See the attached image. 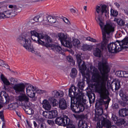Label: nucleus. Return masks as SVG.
Masks as SVG:
<instances>
[{
	"label": "nucleus",
	"instance_id": "69168bd1",
	"mask_svg": "<svg viewBox=\"0 0 128 128\" xmlns=\"http://www.w3.org/2000/svg\"><path fill=\"white\" fill-rule=\"evenodd\" d=\"M115 4L116 5V6H117V7L118 8H119L120 7V5L119 4H118V3H116Z\"/></svg>",
	"mask_w": 128,
	"mask_h": 128
},
{
	"label": "nucleus",
	"instance_id": "6e6d98bb",
	"mask_svg": "<svg viewBox=\"0 0 128 128\" xmlns=\"http://www.w3.org/2000/svg\"><path fill=\"white\" fill-rule=\"evenodd\" d=\"M74 117L76 118H85V116L84 114L82 115H77L75 116Z\"/></svg>",
	"mask_w": 128,
	"mask_h": 128
},
{
	"label": "nucleus",
	"instance_id": "bf43d9fd",
	"mask_svg": "<svg viewBox=\"0 0 128 128\" xmlns=\"http://www.w3.org/2000/svg\"><path fill=\"white\" fill-rule=\"evenodd\" d=\"M67 128H76L74 125L73 124H69L67 126Z\"/></svg>",
	"mask_w": 128,
	"mask_h": 128
},
{
	"label": "nucleus",
	"instance_id": "6ab92c4d",
	"mask_svg": "<svg viewBox=\"0 0 128 128\" xmlns=\"http://www.w3.org/2000/svg\"><path fill=\"white\" fill-rule=\"evenodd\" d=\"M59 108L61 109L64 110L66 109L67 107L66 101L64 98H60L59 102Z\"/></svg>",
	"mask_w": 128,
	"mask_h": 128
},
{
	"label": "nucleus",
	"instance_id": "2eb2a0df",
	"mask_svg": "<svg viewBox=\"0 0 128 128\" xmlns=\"http://www.w3.org/2000/svg\"><path fill=\"white\" fill-rule=\"evenodd\" d=\"M36 89V87L30 85L28 86L26 88V94L30 98L34 97L35 95V93L34 91H35Z\"/></svg>",
	"mask_w": 128,
	"mask_h": 128
},
{
	"label": "nucleus",
	"instance_id": "774afa93",
	"mask_svg": "<svg viewBox=\"0 0 128 128\" xmlns=\"http://www.w3.org/2000/svg\"><path fill=\"white\" fill-rule=\"evenodd\" d=\"M124 12L125 13L128 15V11L127 10H124Z\"/></svg>",
	"mask_w": 128,
	"mask_h": 128
},
{
	"label": "nucleus",
	"instance_id": "052dcab7",
	"mask_svg": "<svg viewBox=\"0 0 128 128\" xmlns=\"http://www.w3.org/2000/svg\"><path fill=\"white\" fill-rule=\"evenodd\" d=\"M5 63V62L4 61L0 59V66H4Z\"/></svg>",
	"mask_w": 128,
	"mask_h": 128
},
{
	"label": "nucleus",
	"instance_id": "603ef678",
	"mask_svg": "<svg viewBox=\"0 0 128 128\" xmlns=\"http://www.w3.org/2000/svg\"><path fill=\"white\" fill-rule=\"evenodd\" d=\"M43 116L47 118H49V112L46 111L43 112L42 113Z\"/></svg>",
	"mask_w": 128,
	"mask_h": 128
},
{
	"label": "nucleus",
	"instance_id": "0eeeda50",
	"mask_svg": "<svg viewBox=\"0 0 128 128\" xmlns=\"http://www.w3.org/2000/svg\"><path fill=\"white\" fill-rule=\"evenodd\" d=\"M8 7L11 9L0 12V19L14 16V12H20L22 10V7L18 8L16 5H10L8 6Z\"/></svg>",
	"mask_w": 128,
	"mask_h": 128
},
{
	"label": "nucleus",
	"instance_id": "9b49d317",
	"mask_svg": "<svg viewBox=\"0 0 128 128\" xmlns=\"http://www.w3.org/2000/svg\"><path fill=\"white\" fill-rule=\"evenodd\" d=\"M69 121L70 119L66 115H63L62 116L58 117L55 120L56 124L64 126H66L67 125L68 126L69 124H69Z\"/></svg>",
	"mask_w": 128,
	"mask_h": 128
},
{
	"label": "nucleus",
	"instance_id": "680f3d73",
	"mask_svg": "<svg viewBox=\"0 0 128 128\" xmlns=\"http://www.w3.org/2000/svg\"><path fill=\"white\" fill-rule=\"evenodd\" d=\"M64 20L66 23L67 24H68V23H70L68 20L66 18L64 19Z\"/></svg>",
	"mask_w": 128,
	"mask_h": 128
},
{
	"label": "nucleus",
	"instance_id": "b1692460",
	"mask_svg": "<svg viewBox=\"0 0 128 128\" xmlns=\"http://www.w3.org/2000/svg\"><path fill=\"white\" fill-rule=\"evenodd\" d=\"M4 105L5 107L7 106V109L10 110H15L18 107V104L16 103H11L8 105L5 104Z\"/></svg>",
	"mask_w": 128,
	"mask_h": 128
},
{
	"label": "nucleus",
	"instance_id": "e433bc0d",
	"mask_svg": "<svg viewBox=\"0 0 128 128\" xmlns=\"http://www.w3.org/2000/svg\"><path fill=\"white\" fill-rule=\"evenodd\" d=\"M43 20V17L39 16H36L34 17L33 20H32L33 21V20L36 22H40L42 21Z\"/></svg>",
	"mask_w": 128,
	"mask_h": 128
},
{
	"label": "nucleus",
	"instance_id": "a878e982",
	"mask_svg": "<svg viewBox=\"0 0 128 128\" xmlns=\"http://www.w3.org/2000/svg\"><path fill=\"white\" fill-rule=\"evenodd\" d=\"M65 47L71 48L72 47V41L67 39L61 43Z\"/></svg>",
	"mask_w": 128,
	"mask_h": 128
},
{
	"label": "nucleus",
	"instance_id": "72a5a7b5",
	"mask_svg": "<svg viewBox=\"0 0 128 128\" xmlns=\"http://www.w3.org/2000/svg\"><path fill=\"white\" fill-rule=\"evenodd\" d=\"M48 22L50 23H53L56 22V18L50 16H48L47 18Z\"/></svg>",
	"mask_w": 128,
	"mask_h": 128
},
{
	"label": "nucleus",
	"instance_id": "f03ea898",
	"mask_svg": "<svg viewBox=\"0 0 128 128\" xmlns=\"http://www.w3.org/2000/svg\"><path fill=\"white\" fill-rule=\"evenodd\" d=\"M31 38L34 41L37 42V43L42 46H44L47 48L50 46L48 42H52V40L50 37L46 35L44 36L42 34H38L35 31L30 32Z\"/></svg>",
	"mask_w": 128,
	"mask_h": 128
},
{
	"label": "nucleus",
	"instance_id": "864d4df0",
	"mask_svg": "<svg viewBox=\"0 0 128 128\" xmlns=\"http://www.w3.org/2000/svg\"><path fill=\"white\" fill-rule=\"evenodd\" d=\"M67 59L69 62H70V63L73 62V64L74 63V62H73L74 61L73 58L71 56H67Z\"/></svg>",
	"mask_w": 128,
	"mask_h": 128
},
{
	"label": "nucleus",
	"instance_id": "5fc2aeb1",
	"mask_svg": "<svg viewBox=\"0 0 128 128\" xmlns=\"http://www.w3.org/2000/svg\"><path fill=\"white\" fill-rule=\"evenodd\" d=\"M111 119L114 121H116L118 119V118L116 115L112 114Z\"/></svg>",
	"mask_w": 128,
	"mask_h": 128
},
{
	"label": "nucleus",
	"instance_id": "a211bd4d",
	"mask_svg": "<svg viewBox=\"0 0 128 128\" xmlns=\"http://www.w3.org/2000/svg\"><path fill=\"white\" fill-rule=\"evenodd\" d=\"M18 99L19 101L25 102L24 104H27L28 102H30L29 101V98L25 94H22L19 96L18 97Z\"/></svg>",
	"mask_w": 128,
	"mask_h": 128
},
{
	"label": "nucleus",
	"instance_id": "c756f323",
	"mask_svg": "<svg viewBox=\"0 0 128 128\" xmlns=\"http://www.w3.org/2000/svg\"><path fill=\"white\" fill-rule=\"evenodd\" d=\"M0 78L4 84L7 86H8L10 84L9 81L3 74H2L0 75Z\"/></svg>",
	"mask_w": 128,
	"mask_h": 128
},
{
	"label": "nucleus",
	"instance_id": "49530a36",
	"mask_svg": "<svg viewBox=\"0 0 128 128\" xmlns=\"http://www.w3.org/2000/svg\"><path fill=\"white\" fill-rule=\"evenodd\" d=\"M39 0H27L26 3H28V4H26V5H30L38 2Z\"/></svg>",
	"mask_w": 128,
	"mask_h": 128
},
{
	"label": "nucleus",
	"instance_id": "c03bdc74",
	"mask_svg": "<svg viewBox=\"0 0 128 128\" xmlns=\"http://www.w3.org/2000/svg\"><path fill=\"white\" fill-rule=\"evenodd\" d=\"M11 84H16L18 82V80L16 78H11L10 80Z\"/></svg>",
	"mask_w": 128,
	"mask_h": 128
},
{
	"label": "nucleus",
	"instance_id": "338daca9",
	"mask_svg": "<svg viewBox=\"0 0 128 128\" xmlns=\"http://www.w3.org/2000/svg\"><path fill=\"white\" fill-rule=\"evenodd\" d=\"M34 125V126L35 127H36L37 126V124L36 122L35 121H34L33 122Z\"/></svg>",
	"mask_w": 128,
	"mask_h": 128
},
{
	"label": "nucleus",
	"instance_id": "4d7b16f0",
	"mask_svg": "<svg viewBox=\"0 0 128 128\" xmlns=\"http://www.w3.org/2000/svg\"><path fill=\"white\" fill-rule=\"evenodd\" d=\"M47 122L49 124L51 125H53L54 123V121L50 120H47Z\"/></svg>",
	"mask_w": 128,
	"mask_h": 128
},
{
	"label": "nucleus",
	"instance_id": "ea45409f",
	"mask_svg": "<svg viewBox=\"0 0 128 128\" xmlns=\"http://www.w3.org/2000/svg\"><path fill=\"white\" fill-rule=\"evenodd\" d=\"M72 43L74 46H77L80 44L79 40L77 39H75L72 41Z\"/></svg>",
	"mask_w": 128,
	"mask_h": 128
},
{
	"label": "nucleus",
	"instance_id": "3c124183",
	"mask_svg": "<svg viewBox=\"0 0 128 128\" xmlns=\"http://www.w3.org/2000/svg\"><path fill=\"white\" fill-rule=\"evenodd\" d=\"M84 83L83 82H80L78 84V88L81 90L83 89L84 87Z\"/></svg>",
	"mask_w": 128,
	"mask_h": 128
},
{
	"label": "nucleus",
	"instance_id": "f257e3e1",
	"mask_svg": "<svg viewBox=\"0 0 128 128\" xmlns=\"http://www.w3.org/2000/svg\"><path fill=\"white\" fill-rule=\"evenodd\" d=\"M98 69L100 74L97 69H91L93 70L92 77L93 81L95 82L94 84L96 91L100 94L102 99L99 101L100 105H104L107 108L108 106L110 98L108 96L109 93L106 89V84L108 79V73L109 71L108 66L106 63L99 62L98 64Z\"/></svg>",
	"mask_w": 128,
	"mask_h": 128
},
{
	"label": "nucleus",
	"instance_id": "37998d69",
	"mask_svg": "<svg viewBox=\"0 0 128 128\" xmlns=\"http://www.w3.org/2000/svg\"><path fill=\"white\" fill-rule=\"evenodd\" d=\"M35 91L38 94H42L43 93H46L47 92L45 90H37L36 88V90Z\"/></svg>",
	"mask_w": 128,
	"mask_h": 128
},
{
	"label": "nucleus",
	"instance_id": "c85d7f7f",
	"mask_svg": "<svg viewBox=\"0 0 128 128\" xmlns=\"http://www.w3.org/2000/svg\"><path fill=\"white\" fill-rule=\"evenodd\" d=\"M120 87V82L118 81H116L114 83H112V89H115L116 90H118Z\"/></svg>",
	"mask_w": 128,
	"mask_h": 128
},
{
	"label": "nucleus",
	"instance_id": "09e8293b",
	"mask_svg": "<svg viewBox=\"0 0 128 128\" xmlns=\"http://www.w3.org/2000/svg\"><path fill=\"white\" fill-rule=\"evenodd\" d=\"M0 117L1 118V120H2V123L4 124V116L3 115V112H0Z\"/></svg>",
	"mask_w": 128,
	"mask_h": 128
},
{
	"label": "nucleus",
	"instance_id": "c9c22d12",
	"mask_svg": "<svg viewBox=\"0 0 128 128\" xmlns=\"http://www.w3.org/2000/svg\"><path fill=\"white\" fill-rule=\"evenodd\" d=\"M77 74V71L75 68H73L72 70V72L70 74L71 77L74 78L76 77Z\"/></svg>",
	"mask_w": 128,
	"mask_h": 128
},
{
	"label": "nucleus",
	"instance_id": "412c9836",
	"mask_svg": "<svg viewBox=\"0 0 128 128\" xmlns=\"http://www.w3.org/2000/svg\"><path fill=\"white\" fill-rule=\"evenodd\" d=\"M119 114L121 117H123L128 115V109L122 108L119 111Z\"/></svg>",
	"mask_w": 128,
	"mask_h": 128
},
{
	"label": "nucleus",
	"instance_id": "de8ad7c7",
	"mask_svg": "<svg viewBox=\"0 0 128 128\" xmlns=\"http://www.w3.org/2000/svg\"><path fill=\"white\" fill-rule=\"evenodd\" d=\"M86 40L92 42H97L96 39H94L92 38H90V37H87L86 38Z\"/></svg>",
	"mask_w": 128,
	"mask_h": 128
},
{
	"label": "nucleus",
	"instance_id": "ddd939ff",
	"mask_svg": "<svg viewBox=\"0 0 128 128\" xmlns=\"http://www.w3.org/2000/svg\"><path fill=\"white\" fill-rule=\"evenodd\" d=\"M76 57L79 69L81 70V72L82 74L83 75H84L85 74L84 71L86 69V66L85 64V63L84 62H83L82 64L80 66V64L82 62L81 59V56L80 54H77L76 56Z\"/></svg>",
	"mask_w": 128,
	"mask_h": 128
},
{
	"label": "nucleus",
	"instance_id": "473e14b6",
	"mask_svg": "<svg viewBox=\"0 0 128 128\" xmlns=\"http://www.w3.org/2000/svg\"><path fill=\"white\" fill-rule=\"evenodd\" d=\"M89 102L90 104H92L94 102L95 98V95L93 93H92L88 95Z\"/></svg>",
	"mask_w": 128,
	"mask_h": 128
},
{
	"label": "nucleus",
	"instance_id": "2f4dec72",
	"mask_svg": "<svg viewBox=\"0 0 128 128\" xmlns=\"http://www.w3.org/2000/svg\"><path fill=\"white\" fill-rule=\"evenodd\" d=\"M58 116L56 110L52 111L49 112V118H56Z\"/></svg>",
	"mask_w": 128,
	"mask_h": 128
},
{
	"label": "nucleus",
	"instance_id": "f3484780",
	"mask_svg": "<svg viewBox=\"0 0 128 128\" xmlns=\"http://www.w3.org/2000/svg\"><path fill=\"white\" fill-rule=\"evenodd\" d=\"M32 105V104L31 103L28 102L27 103V104H24L25 107L24 110L27 114H31L34 113L33 110L30 107Z\"/></svg>",
	"mask_w": 128,
	"mask_h": 128
},
{
	"label": "nucleus",
	"instance_id": "a19ab883",
	"mask_svg": "<svg viewBox=\"0 0 128 128\" xmlns=\"http://www.w3.org/2000/svg\"><path fill=\"white\" fill-rule=\"evenodd\" d=\"M101 11H102V15L104 13H106L107 12V10L106 9V6L105 5H102L101 7Z\"/></svg>",
	"mask_w": 128,
	"mask_h": 128
},
{
	"label": "nucleus",
	"instance_id": "6e6552de",
	"mask_svg": "<svg viewBox=\"0 0 128 128\" xmlns=\"http://www.w3.org/2000/svg\"><path fill=\"white\" fill-rule=\"evenodd\" d=\"M79 89L76 88L74 86H71L69 90V96L70 97L71 101L74 100L75 98L83 99L84 94L81 91L80 92Z\"/></svg>",
	"mask_w": 128,
	"mask_h": 128
},
{
	"label": "nucleus",
	"instance_id": "cd10ccee",
	"mask_svg": "<svg viewBox=\"0 0 128 128\" xmlns=\"http://www.w3.org/2000/svg\"><path fill=\"white\" fill-rule=\"evenodd\" d=\"M114 21L115 22H116L120 26H123L125 24V22L124 21L121 19L115 18Z\"/></svg>",
	"mask_w": 128,
	"mask_h": 128
},
{
	"label": "nucleus",
	"instance_id": "423d86ee",
	"mask_svg": "<svg viewBox=\"0 0 128 128\" xmlns=\"http://www.w3.org/2000/svg\"><path fill=\"white\" fill-rule=\"evenodd\" d=\"M84 99L75 98L74 100L71 101L70 108L72 110L76 113H79L84 109V104L86 103V100Z\"/></svg>",
	"mask_w": 128,
	"mask_h": 128
},
{
	"label": "nucleus",
	"instance_id": "39448f33",
	"mask_svg": "<svg viewBox=\"0 0 128 128\" xmlns=\"http://www.w3.org/2000/svg\"><path fill=\"white\" fill-rule=\"evenodd\" d=\"M98 20L97 21L98 22L101 27L102 32V39L104 34L105 36V39H108L110 40L111 36L112 35L110 34L111 32H113L114 31V26L111 23H107L104 26V28L103 27L104 24L102 22V19L101 17H98L96 18Z\"/></svg>",
	"mask_w": 128,
	"mask_h": 128
},
{
	"label": "nucleus",
	"instance_id": "1a4fd4ad",
	"mask_svg": "<svg viewBox=\"0 0 128 128\" xmlns=\"http://www.w3.org/2000/svg\"><path fill=\"white\" fill-rule=\"evenodd\" d=\"M105 36L104 34L102 41L101 43L96 44V48L94 51V55L100 57L101 56V50H102L108 42L110 40L105 39Z\"/></svg>",
	"mask_w": 128,
	"mask_h": 128
},
{
	"label": "nucleus",
	"instance_id": "f704fd0d",
	"mask_svg": "<svg viewBox=\"0 0 128 128\" xmlns=\"http://www.w3.org/2000/svg\"><path fill=\"white\" fill-rule=\"evenodd\" d=\"M125 122V121L124 119L123 118H121L116 121V124L118 126H121L124 124Z\"/></svg>",
	"mask_w": 128,
	"mask_h": 128
},
{
	"label": "nucleus",
	"instance_id": "aec40b11",
	"mask_svg": "<svg viewBox=\"0 0 128 128\" xmlns=\"http://www.w3.org/2000/svg\"><path fill=\"white\" fill-rule=\"evenodd\" d=\"M42 107L45 110H50L51 108V106L49 102L46 100H44L42 104Z\"/></svg>",
	"mask_w": 128,
	"mask_h": 128
},
{
	"label": "nucleus",
	"instance_id": "13d9d810",
	"mask_svg": "<svg viewBox=\"0 0 128 128\" xmlns=\"http://www.w3.org/2000/svg\"><path fill=\"white\" fill-rule=\"evenodd\" d=\"M103 126L102 125V124L101 125L100 124V122L97 123L96 128H102Z\"/></svg>",
	"mask_w": 128,
	"mask_h": 128
},
{
	"label": "nucleus",
	"instance_id": "dca6fc26",
	"mask_svg": "<svg viewBox=\"0 0 128 128\" xmlns=\"http://www.w3.org/2000/svg\"><path fill=\"white\" fill-rule=\"evenodd\" d=\"M120 95L123 100L121 102V104L122 106H125L126 104H128V96L123 92L120 93Z\"/></svg>",
	"mask_w": 128,
	"mask_h": 128
},
{
	"label": "nucleus",
	"instance_id": "58836bf2",
	"mask_svg": "<svg viewBox=\"0 0 128 128\" xmlns=\"http://www.w3.org/2000/svg\"><path fill=\"white\" fill-rule=\"evenodd\" d=\"M96 114L98 116H101L103 113V109L101 108H98L96 110Z\"/></svg>",
	"mask_w": 128,
	"mask_h": 128
},
{
	"label": "nucleus",
	"instance_id": "4468645a",
	"mask_svg": "<svg viewBox=\"0 0 128 128\" xmlns=\"http://www.w3.org/2000/svg\"><path fill=\"white\" fill-rule=\"evenodd\" d=\"M25 85L23 83L15 84L13 87L15 93L17 94H20L24 92Z\"/></svg>",
	"mask_w": 128,
	"mask_h": 128
},
{
	"label": "nucleus",
	"instance_id": "bb28decb",
	"mask_svg": "<svg viewBox=\"0 0 128 128\" xmlns=\"http://www.w3.org/2000/svg\"><path fill=\"white\" fill-rule=\"evenodd\" d=\"M78 128H88V124L82 120H80L78 123Z\"/></svg>",
	"mask_w": 128,
	"mask_h": 128
},
{
	"label": "nucleus",
	"instance_id": "9d476101",
	"mask_svg": "<svg viewBox=\"0 0 128 128\" xmlns=\"http://www.w3.org/2000/svg\"><path fill=\"white\" fill-rule=\"evenodd\" d=\"M51 94L52 96L48 98V100L52 104L53 106H56L58 105V102L55 98H57L62 96L63 92L62 91L58 92L56 90H54L52 92Z\"/></svg>",
	"mask_w": 128,
	"mask_h": 128
},
{
	"label": "nucleus",
	"instance_id": "7ed1b4c3",
	"mask_svg": "<svg viewBox=\"0 0 128 128\" xmlns=\"http://www.w3.org/2000/svg\"><path fill=\"white\" fill-rule=\"evenodd\" d=\"M124 48H128V37L124 38L121 42L118 41L114 43H110L108 46L109 52L112 53L119 52Z\"/></svg>",
	"mask_w": 128,
	"mask_h": 128
},
{
	"label": "nucleus",
	"instance_id": "393cba45",
	"mask_svg": "<svg viewBox=\"0 0 128 128\" xmlns=\"http://www.w3.org/2000/svg\"><path fill=\"white\" fill-rule=\"evenodd\" d=\"M58 36L59 38L58 39L60 40L61 43L65 40L67 38V35L66 34L62 32L59 33L58 34Z\"/></svg>",
	"mask_w": 128,
	"mask_h": 128
},
{
	"label": "nucleus",
	"instance_id": "e2e57ef3",
	"mask_svg": "<svg viewBox=\"0 0 128 128\" xmlns=\"http://www.w3.org/2000/svg\"><path fill=\"white\" fill-rule=\"evenodd\" d=\"M70 10L71 12L73 13H75L76 12V10L73 8H71Z\"/></svg>",
	"mask_w": 128,
	"mask_h": 128
},
{
	"label": "nucleus",
	"instance_id": "7c9ffc66",
	"mask_svg": "<svg viewBox=\"0 0 128 128\" xmlns=\"http://www.w3.org/2000/svg\"><path fill=\"white\" fill-rule=\"evenodd\" d=\"M51 48L54 51L58 53L60 52L62 50L61 47L60 46L57 45H53Z\"/></svg>",
	"mask_w": 128,
	"mask_h": 128
},
{
	"label": "nucleus",
	"instance_id": "a18cd8bd",
	"mask_svg": "<svg viewBox=\"0 0 128 128\" xmlns=\"http://www.w3.org/2000/svg\"><path fill=\"white\" fill-rule=\"evenodd\" d=\"M111 14L114 16H116L118 14V12L116 10L112 9L110 11Z\"/></svg>",
	"mask_w": 128,
	"mask_h": 128
},
{
	"label": "nucleus",
	"instance_id": "0e129e2a",
	"mask_svg": "<svg viewBox=\"0 0 128 128\" xmlns=\"http://www.w3.org/2000/svg\"><path fill=\"white\" fill-rule=\"evenodd\" d=\"M4 66L5 68H7V69H9V66H8V65L6 64H5V63H4V66Z\"/></svg>",
	"mask_w": 128,
	"mask_h": 128
},
{
	"label": "nucleus",
	"instance_id": "79ce46f5",
	"mask_svg": "<svg viewBox=\"0 0 128 128\" xmlns=\"http://www.w3.org/2000/svg\"><path fill=\"white\" fill-rule=\"evenodd\" d=\"M91 46L87 44L84 45L83 46V48L84 50H90L92 49Z\"/></svg>",
	"mask_w": 128,
	"mask_h": 128
},
{
	"label": "nucleus",
	"instance_id": "4c0bfd02",
	"mask_svg": "<svg viewBox=\"0 0 128 128\" xmlns=\"http://www.w3.org/2000/svg\"><path fill=\"white\" fill-rule=\"evenodd\" d=\"M125 71H122L120 70L117 71L115 73L116 75L118 76L124 77Z\"/></svg>",
	"mask_w": 128,
	"mask_h": 128
},
{
	"label": "nucleus",
	"instance_id": "4be33fe9",
	"mask_svg": "<svg viewBox=\"0 0 128 128\" xmlns=\"http://www.w3.org/2000/svg\"><path fill=\"white\" fill-rule=\"evenodd\" d=\"M101 124L102 126L106 128H109L111 124V122L109 120L105 118L102 121Z\"/></svg>",
	"mask_w": 128,
	"mask_h": 128
},
{
	"label": "nucleus",
	"instance_id": "5701e85b",
	"mask_svg": "<svg viewBox=\"0 0 128 128\" xmlns=\"http://www.w3.org/2000/svg\"><path fill=\"white\" fill-rule=\"evenodd\" d=\"M96 12L95 13L96 17L95 19L96 21L98 20L96 19V18L98 17H101L102 15V11H101L100 7L99 6H97L96 7Z\"/></svg>",
	"mask_w": 128,
	"mask_h": 128
},
{
	"label": "nucleus",
	"instance_id": "f8f14e48",
	"mask_svg": "<svg viewBox=\"0 0 128 128\" xmlns=\"http://www.w3.org/2000/svg\"><path fill=\"white\" fill-rule=\"evenodd\" d=\"M10 100L8 94L4 92H0V109L3 106V104L8 103Z\"/></svg>",
	"mask_w": 128,
	"mask_h": 128
},
{
	"label": "nucleus",
	"instance_id": "20e7f679",
	"mask_svg": "<svg viewBox=\"0 0 128 128\" xmlns=\"http://www.w3.org/2000/svg\"><path fill=\"white\" fill-rule=\"evenodd\" d=\"M17 42L29 52L34 53V50L32 46H31V40L29 36L26 33H24L17 38Z\"/></svg>",
	"mask_w": 128,
	"mask_h": 128
},
{
	"label": "nucleus",
	"instance_id": "8fccbe9b",
	"mask_svg": "<svg viewBox=\"0 0 128 128\" xmlns=\"http://www.w3.org/2000/svg\"><path fill=\"white\" fill-rule=\"evenodd\" d=\"M38 128H46V125L44 123H39L38 126Z\"/></svg>",
	"mask_w": 128,
	"mask_h": 128
}]
</instances>
